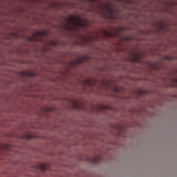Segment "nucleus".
<instances>
[{"label":"nucleus","instance_id":"1","mask_svg":"<svg viewBox=\"0 0 177 177\" xmlns=\"http://www.w3.org/2000/svg\"><path fill=\"white\" fill-rule=\"evenodd\" d=\"M100 160L101 158L100 156H95L93 160V162H94V164H99V162H100Z\"/></svg>","mask_w":177,"mask_h":177},{"label":"nucleus","instance_id":"2","mask_svg":"<svg viewBox=\"0 0 177 177\" xmlns=\"http://www.w3.org/2000/svg\"><path fill=\"white\" fill-rule=\"evenodd\" d=\"M41 169L43 171H45L46 169V165H41Z\"/></svg>","mask_w":177,"mask_h":177},{"label":"nucleus","instance_id":"3","mask_svg":"<svg viewBox=\"0 0 177 177\" xmlns=\"http://www.w3.org/2000/svg\"><path fill=\"white\" fill-rule=\"evenodd\" d=\"M71 21H73V17L70 18Z\"/></svg>","mask_w":177,"mask_h":177}]
</instances>
